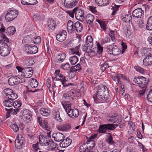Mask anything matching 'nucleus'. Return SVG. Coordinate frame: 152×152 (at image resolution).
Instances as JSON below:
<instances>
[{
  "label": "nucleus",
  "mask_w": 152,
  "mask_h": 152,
  "mask_svg": "<svg viewBox=\"0 0 152 152\" xmlns=\"http://www.w3.org/2000/svg\"><path fill=\"white\" fill-rule=\"evenodd\" d=\"M48 122L46 120H43L40 124V125L42 127L44 128L46 127L47 125Z\"/></svg>",
  "instance_id": "nucleus-60"
},
{
  "label": "nucleus",
  "mask_w": 152,
  "mask_h": 152,
  "mask_svg": "<svg viewBox=\"0 0 152 152\" xmlns=\"http://www.w3.org/2000/svg\"><path fill=\"white\" fill-rule=\"evenodd\" d=\"M18 13V11L16 10L8 11L5 15L6 20L8 22L12 21L17 17Z\"/></svg>",
  "instance_id": "nucleus-5"
},
{
  "label": "nucleus",
  "mask_w": 152,
  "mask_h": 152,
  "mask_svg": "<svg viewBox=\"0 0 152 152\" xmlns=\"http://www.w3.org/2000/svg\"><path fill=\"white\" fill-rule=\"evenodd\" d=\"M101 69L102 71L104 70L107 69L109 67L108 65V63L107 62H105L103 64L101 65Z\"/></svg>",
  "instance_id": "nucleus-56"
},
{
  "label": "nucleus",
  "mask_w": 152,
  "mask_h": 152,
  "mask_svg": "<svg viewBox=\"0 0 152 152\" xmlns=\"http://www.w3.org/2000/svg\"><path fill=\"white\" fill-rule=\"evenodd\" d=\"M18 97L17 94L14 92H12V93H11L9 97H7V98L11 99L12 101L13 100L16 99Z\"/></svg>",
  "instance_id": "nucleus-53"
},
{
  "label": "nucleus",
  "mask_w": 152,
  "mask_h": 152,
  "mask_svg": "<svg viewBox=\"0 0 152 152\" xmlns=\"http://www.w3.org/2000/svg\"><path fill=\"white\" fill-rule=\"evenodd\" d=\"M71 97L75 96L76 93V91L75 90H72L68 92Z\"/></svg>",
  "instance_id": "nucleus-62"
},
{
  "label": "nucleus",
  "mask_w": 152,
  "mask_h": 152,
  "mask_svg": "<svg viewBox=\"0 0 152 152\" xmlns=\"http://www.w3.org/2000/svg\"><path fill=\"white\" fill-rule=\"evenodd\" d=\"M117 124H109L99 125L98 132L99 133L104 134L106 132L107 130L113 131L118 126Z\"/></svg>",
  "instance_id": "nucleus-3"
},
{
  "label": "nucleus",
  "mask_w": 152,
  "mask_h": 152,
  "mask_svg": "<svg viewBox=\"0 0 152 152\" xmlns=\"http://www.w3.org/2000/svg\"><path fill=\"white\" fill-rule=\"evenodd\" d=\"M20 107H18L17 108H15V109H10L12 114L13 115H15L19 113L20 109H19Z\"/></svg>",
  "instance_id": "nucleus-57"
},
{
  "label": "nucleus",
  "mask_w": 152,
  "mask_h": 152,
  "mask_svg": "<svg viewBox=\"0 0 152 152\" xmlns=\"http://www.w3.org/2000/svg\"><path fill=\"white\" fill-rule=\"evenodd\" d=\"M32 41L31 38L28 35L26 36L22 40L23 42L26 43L31 42Z\"/></svg>",
  "instance_id": "nucleus-51"
},
{
  "label": "nucleus",
  "mask_w": 152,
  "mask_h": 152,
  "mask_svg": "<svg viewBox=\"0 0 152 152\" xmlns=\"http://www.w3.org/2000/svg\"><path fill=\"white\" fill-rule=\"evenodd\" d=\"M24 50L26 51V52L32 54L37 53L38 50V48L35 45L31 46L26 44L24 45Z\"/></svg>",
  "instance_id": "nucleus-9"
},
{
  "label": "nucleus",
  "mask_w": 152,
  "mask_h": 152,
  "mask_svg": "<svg viewBox=\"0 0 152 152\" xmlns=\"http://www.w3.org/2000/svg\"><path fill=\"white\" fill-rule=\"evenodd\" d=\"M48 145V148L49 150H54L56 147V144L54 143L53 141H50L49 142V145Z\"/></svg>",
  "instance_id": "nucleus-48"
},
{
  "label": "nucleus",
  "mask_w": 152,
  "mask_h": 152,
  "mask_svg": "<svg viewBox=\"0 0 152 152\" xmlns=\"http://www.w3.org/2000/svg\"><path fill=\"white\" fill-rule=\"evenodd\" d=\"M142 79V77H136L134 79L133 81L135 83L138 84L140 87Z\"/></svg>",
  "instance_id": "nucleus-49"
},
{
  "label": "nucleus",
  "mask_w": 152,
  "mask_h": 152,
  "mask_svg": "<svg viewBox=\"0 0 152 152\" xmlns=\"http://www.w3.org/2000/svg\"><path fill=\"white\" fill-rule=\"evenodd\" d=\"M25 82V79L20 76L11 77L9 78L8 80L9 84L11 86L17 85L18 83H21Z\"/></svg>",
  "instance_id": "nucleus-4"
},
{
  "label": "nucleus",
  "mask_w": 152,
  "mask_h": 152,
  "mask_svg": "<svg viewBox=\"0 0 152 152\" xmlns=\"http://www.w3.org/2000/svg\"><path fill=\"white\" fill-rule=\"evenodd\" d=\"M3 105L7 107H10L13 106L15 108L20 107L21 105V103L18 101H12L11 99H9L7 100H5L3 102Z\"/></svg>",
  "instance_id": "nucleus-7"
},
{
  "label": "nucleus",
  "mask_w": 152,
  "mask_h": 152,
  "mask_svg": "<svg viewBox=\"0 0 152 152\" xmlns=\"http://www.w3.org/2000/svg\"><path fill=\"white\" fill-rule=\"evenodd\" d=\"M66 55L64 53H60L56 57L57 61L58 62H62L65 58Z\"/></svg>",
  "instance_id": "nucleus-33"
},
{
  "label": "nucleus",
  "mask_w": 152,
  "mask_h": 152,
  "mask_svg": "<svg viewBox=\"0 0 152 152\" xmlns=\"http://www.w3.org/2000/svg\"><path fill=\"white\" fill-rule=\"evenodd\" d=\"M146 28L147 29L151 31L152 30V17H150L148 20L146 26Z\"/></svg>",
  "instance_id": "nucleus-35"
},
{
  "label": "nucleus",
  "mask_w": 152,
  "mask_h": 152,
  "mask_svg": "<svg viewBox=\"0 0 152 152\" xmlns=\"http://www.w3.org/2000/svg\"><path fill=\"white\" fill-rule=\"evenodd\" d=\"M86 45H88L89 48H92L93 45V39L91 36L87 37L85 41Z\"/></svg>",
  "instance_id": "nucleus-25"
},
{
  "label": "nucleus",
  "mask_w": 152,
  "mask_h": 152,
  "mask_svg": "<svg viewBox=\"0 0 152 152\" xmlns=\"http://www.w3.org/2000/svg\"><path fill=\"white\" fill-rule=\"evenodd\" d=\"M25 143L24 138L21 134H18L17 138L15 141V145L16 148L18 149H21Z\"/></svg>",
  "instance_id": "nucleus-8"
},
{
  "label": "nucleus",
  "mask_w": 152,
  "mask_h": 152,
  "mask_svg": "<svg viewBox=\"0 0 152 152\" xmlns=\"http://www.w3.org/2000/svg\"><path fill=\"white\" fill-rule=\"evenodd\" d=\"M79 151L78 152H86L88 151L87 148V145L86 143H84L80 146L79 148Z\"/></svg>",
  "instance_id": "nucleus-43"
},
{
  "label": "nucleus",
  "mask_w": 152,
  "mask_h": 152,
  "mask_svg": "<svg viewBox=\"0 0 152 152\" xmlns=\"http://www.w3.org/2000/svg\"><path fill=\"white\" fill-rule=\"evenodd\" d=\"M70 128L71 126L70 125L68 124L59 125L57 127V128L58 130L62 131H67L70 129Z\"/></svg>",
  "instance_id": "nucleus-22"
},
{
  "label": "nucleus",
  "mask_w": 152,
  "mask_h": 152,
  "mask_svg": "<svg viewBox=\"0 0 152 152\" xmlns=\"http://www.w3.org/2000/svg\"><path fill=\"white\" fill-rule=\"evenodd\" d=\"M15 31V28L12 26L8 27L7 29V32L10 35H13Z\"/></svg>",
  "instance_id": "nucleus-38"
},
{
  "label": "nucleus",
  "mask_w": 152,
  "mask_h": 152,
  "mask_svg": "<svg viewBox=\"0 0 152 152\" xmlns=\"http://www.w3.org/2000/svg\"><path fill=\"white\" fill-rule=\"evenodd\" d=\"M71 102L64 101L62 103V104L66 113L68 111H69L71 109V104L70 103Z\"/></svg>",
  "instance_id": "nucleus-24"
},
{
  "label": "nucleus",
  "mask_w": 152,
  "mask_h": 152,
  "mask_svg": "<svg viewBox=\"0 0 152 152\" xmlns=\"http://www.w3.org/2000/svg\"><path fill=\"white\" fill-rule=\"evenodd\" d=\"M121 45L122 46V53H124V51L126 49L127 46L126 43L123 42H122Z\"/></svg>",
  "instance_id": "nucleus-64"
},
{
  "label": "nucleus",
  "mask_w": 152,
  "mask_h": 152,
  "mask_svg": "<svg viewBox=\"0 0 152 152\" xmlns=\"http://www.w3.org/2000/svg\"><path fill=\"white\" fill-rule=\"evenodd\" d=\"M37 1L36 0H21V4L24 5H33Z\"/></svg>",
  "instance_id": "nucleus-28"
},
{
  "label": "nucleus",
  "mask_w": 152,
  "mask_h": 152,
  "mask_svg": "<svg viewBox=\"0 0 152 152\" xmlns=\"http://www.w3.org/2000/svg\"><path fill=\"white\" fill-rule=\"evenodd\" d=\"M48 26L49 29L53 30L55 27L56 21L52 18H50L47 22Z\"/></svg>",
  "instance_id": "nucleus-23"
},
{
  "label": "nucleus",
  "mask_w": 152,
  "mask_h": 152,
  "mask_svg": "<svg viewBox=\"0 0 152 152\" xmlns=\"http://www.w3.org/2000/svg\"><path fill=\"white\" fill-rule=\"evenodd\" d=\"M140 87L142 88H145L148 83V81L146 80V78L143 77H142V81Z\"/></svg>",
  "instance_id": "nucleus-40"
},
{
  "label": "nucleus",
  "mask_w": 152,
  "mask_h": 152,
  "mask_svg": "<svg viewBox=\"0 0 152 152\" xmlns=\"http://www.w3.org/2000/svg\"><path fill=\"white\" fill-rule=\"evenodd\" d=\"M145 24L142 20H140L138 22V25L137 26V29L140 31H142L145 27Z\"/></svg>",
  "instance_id": "nucleus-27"
},
{
  "label": "nucleus",
  "mask_w": 152,
  "mask_h": 152,
  "mask_svg": "<svg viewBox=\"0 0 152 152\" xmlns=\"http://www.w3.org/2000/svg\"><path fill=\"white\" fill-rule=\"evenodd\" d=\"M32 147L33 151L35 152H37L38 150L40 149L39 147V143L38 142L35 144H32Z\"/></svg>",
  "instance_id": "nucleus-52"
},
{
  "label": "nucleus",
  "mask_w": 152,
  "mask_h": 152,
  "mask_svg": "<svg viewBox=\"0 0 152 152\" xmlns=\"http://www.w3.org/2000/svg\"><path fill=\"white\" fill-rule=\"evenodd\" d=\"M34 63V59L32 58H28L25 61V64L26 66H31Z\"/></svg>",
  "instance_id": "nucleus-42"
},
{
  "label": "nucleus",
  "mask_w": 152,
  "mask_h": 152,
  "mask_svg": "<svg viewBox=\"0 0 152 152\" xmlns=\"http://www.w3.org/2000/svg\"><path fill=\"white\" fill-rule=\"evenodd\" d=\"M107 120L108 121L113 123H119L122 121L121 117L116 114H114L108 117Z\"/></svg>",
  "instance_id": "nucleus-13"
},
{
  "label": "nucleus",
  "mask_w": 152,
  "mask_h": 152,
  "mask_svg": "<svg viewBox=\"0 0 152 152\" xmlns=\"http://www.w3.org/2000/svg\"><path fill=\"white\" fill-rule=\"evenodd\" d=\"M147 98L148 101L152 102V86L151 87L150 91L148 92Z\"/></svg>",
  "instance_id": "nucleus-54"
},
{
  "label": "nucleus",
  "mask_w": 152,
  "mask_h": 152,
  "mask_svg": "<svg viewBox=\"0 0 152 152\" xmlns=\"http://www.w3.org/2000/svg\"><path fill=\"white\" fill-rule=\"evenodd\" d=\"M68 114L69 116L70 117H72L76 118L78 116L79 114V112L77 109H70L69 111H67L66 113Z\"/></svg>",
  "instance_id": "nucleus-20"
},
{
  "label": "nucleus",
  "mask_w": 152,
  "mask_h": 152,
  "mask_svg": "<svg viewBox=\"0 0 152 152\" xmlns=\"http://www.w3.org/2000/svg\"><path fill=\"white\" fill-rule=\"evenodd\" d=\"M53 117L58 122H61L62 121V120L60 117L59 112H55L54 113Z\"/></svg>",
  "instance_id": "nucleus-45"
},
{
  "label": "nucleus",
  "mask_w": 152,
  "mask_h": 152,
  "mask_svg": "<svg viewBox=\"0 0 152 152\" xmlns=\"http://www.w3.org/2000/svg\"><path fill=\"white\" fill-rule=\"evenodd\" d=\"M66 77H64L62 80H61L60 81L62 83V84L63 85V86L64 87H66L70 86H73V84L72 83H66L67 80L66 79Z\"/></svg>",
  "instance_id": "nucleus-46"
},
{
  "label": "nucleus",
  "mask_w": 152,
  "mask_h": 152,
  "mask_svg": "<svg viewBox=\"0 0 152 152\" xmlns=\"http://www.w3.org/2000/svg\"><path fill=\"white\" fill-rule=\"evenodd\" d=\"M22 124L19 123L18 125H17L16 123L13 124L11 125V127L13 129L14 132H17L19 131V128L20 127V126H21Z\"/></svg>",
  "instance_id": "nucleus-37"
},
{
  "label": "nucleus",
  "mask_w": 152,
  "mask_h": 152,
  "mask_svg": "<svg viewBox=\"0 0 152 152\" xmlns=\"http://www.w3.org/2000/svg\"><path fill=\"white\" fill-rule=\"evenodd\" d=\"M39 113L42 115L47 116L49 115L50 113V110L48 109L44 108H42L39 111Z\"/></svg>",
  "instance_id": "nucleus-26"
},
{
  "label": "nucleus",
  "mask_w": 152,
  "mask_h": 152,
  "mask_svg": "<svg viewBox=\"0 0 152 152\" xmlns=\"http://www.w3.org/2000/svg\"><path fill=\"white\" fill-rule=\"evenodd\" d=\"M143 62L145 65L149 66L152 64V54H150L146 56L143 59Z\"/></svg>",
  "instance_id": "nucleus-21"
},
{
  "label": "nucleus",
  "mask_w": 152,
  "mask_h": 152,
  "mask_svg": "<svg viewBox=\"0 0 152 152\" xmlns=\"http://www.w3.org/2000/svg\"><path fill=\"white\" fill-rule=\"evenodd\" d=\"M144 14V11L141 8H139L134 10L132 12L134 17L141 18Z\"/></svg>",
  "instance_id": "nucleus-17"
},
{
  "label": "nucleus",
  "mask_w": 152,
  "mask_h": 152,
  "mask_svg": "<svg viewBox=\"0 0 152 152\" xmlns=\"http://www.w3.org/2000/svg\"><path fill=\"white\" fill-rule=\"evenodd\" d=\"M67 32L65 30H62L59 34H56V38L57 40L62 42L66 39L67 36Z\"/></svg>",
  "instance_id": "nucleus-14"
},
{
  "label": "nucleus",
  "mask_w": 152,
  "mask_h": 152,
  "mask_svg": "<svg viewBox=\"0 0 152 152\" xmlns=\"http://www.w3.org/2000/svg\"><path fill=\"white\" fill-rule=\"evenodd\" d=\"M21 113L23 118L24 120L28 122L30 121L32 116L31 113L30 111L26 109H23L21 111Z\"/></svg>",
  "instance_id": "nucleus-10"
},
{
  "label": "nucleus",
  "mask_w": 152,
  "mask_h": 152,
  "mask_svg": "<svg viewBox=\"0 0 152 152\" xmlns=\"http://www.w3.org/2000/svg\"><path fill=\"white\" fill-rule=\"evenodd\" d=\"M63 98L67 100V101H72L74 99L73 97L70 96L68 93L64 94L63 95Z\"/></svg>",
  "instance_id": "nucleus-47"
},
{
  "label": "nucleus",
  "mask_w": 152,
  "mask_h": 152,
  "mask_svg": "<svg viewBox=\"0 0 152 152\" xmlns=\"http://www.w3.org/2000/svg\"><path fill=\"white\" fill-rule=\"evenodd\" d=\"M96 3L99 6H105L109 4L108 0H95Z\"/></svg>",
  "instance_id": "nucleus-30"
},
{
  "label": "nucleus",
  "mask_w": 152,
  "mask_h": 152,
  "mask_svg": "<svg viewBox=\"0 0 152 152\" xmlns=\"http://www.w3.org/2000/svg\"><path fill=\"white\" fill-rule=\"evenodd\" d=\"M61 68L64 70H68L70 68L69 64V63H66L61 66Z\"/></svg>",
  "instance_id": "nucleus-61"
},
{
  "label": "nucleus",
  "mask_w": 152,
  "mask_h": 152,
  "mask_svg": "<svg viewBox=\"0 0 152 152\" xmlns=\"http://www.w3.org/2000/svg\"><path fill=\"white\" fill-rule=\"evenodd\" d=\"M87 23L91 25L92 24V22L94 19V17L93 15L91 14H88L87 15L86 18Z\"/></svg>",
  "instance_id": "nucleus-31"
},
{
  "label": "nucleus",
  "mask_w": 152,
  "mask_h": 152,
  "mask_svg": "<svg viewBox=\"0 0 152 152\" xmlns=\"http://www.w3.org/2000/svg\"><path fill=\"white\" fill-rule=\"evenodd\" d=\"M83 30V25L79 21L74 23L73 30L74 32L75 30L77 32H80Z\"/></svg>",
  "instance_id": "nucleus-18"
},
{
  "label": "nucleus",
  "mask_w": 152,
  "mask_h": 152,
  "mask_svg": "<svg viewBox=\"0 0 152 152\" xmlns=\"http://www.w3.org/2000/svg\"><path fill=\"white\" fill-rule=\"evenodd\" d=\"M134 69L137 71L141 73H143L144 72V70L138 66H135Z\"/></svg>",
  "instance_id": "nucleus-55"
},
{
  "label": "nucleus",
  "mask_w": 152,
  "mask_h": 152,
  "mask_svg": "<svg viewBox=\"0 0 152 152\" xmlns=\"http://www.w3.org/2000/svg\"><path fill=\"white\" fill-rule=\"evenodd\" d=\"M78 0H64V4L65 7L67 8H71L78 3Z\"/></svg>",
  "instance_id": "nucleus-11"
},
{
  "label": "nucleus",
  "mask_w": 152,
  "mask_h": 152,
  "mask_svg": "<svg viewBox=\"0 0 152 152\" xmlns=\"http://www.w3.org/2000/svg\"><path fill=\"white\" fill-rule=\"evenodd\" d=\"M30 86L32 88H34L37 87L38 84V82L37 80L34 78H31L30 79Z\"/></svg>",
  "instance_id": "nucleus-34"
},
{
  "label": "nucleus",
  "mask_w": 152,
  "mask_h": 152,
  "mask_svg": "<svg viewBox=\"0 0 152 152\" xmlns=\"http://www.w3.org/2000/svg\"><path fill=\"white\" fill-rule=\"evenodd\" d=\"M132 17L131 15L127 14L125 16V17L122 19L123 21L126 23H130L132 20Z\"/></svg>",
  "instance_id": "nucleus-41"
},
{
  "label": "nucleus",
  "mask_w": 152,
  "mask_h": 152,
  "mask_svg": "<svg viewBox=\"0 0 152 152\" xmlns=\"http://www.w3.org/2000/svg\"><path fill=\"white\" fill-rule=\"evenodd\" d=\"M50 141L48 140H45V138L41 139L39 138V143L42 146H46L49 145Z\"/></svg>",
  "instance_id": "nucleus-39"
},
{
  "label": "nucleus",
  "mask_w": 152,
  "mask_h": 152,
  "mask_svg": "<svg viewBox=\"0 0 152 152\" xmlns=\"http://www.w3.org/2000/svg\"><path fill=\"white\" fill-rule=\"evenodd\" d=\"M60 71L58 70H56L55 72V74L56 76V80H62L65 76L59 73Z\"/></svg>",
  "instance_id": "nucleus-36"
},
{
  "label": "nucleus",
  "mask_w": 152,
  "mask_h": 152,
  "mask_svg": "<svg viewBox=\"0 0 152 152\" xmlns=\"http://www.w3.org/2000/svg\"><path fill=\"white\" fill-rule=\"evenodd\" d=\"M110 135L106 140V142L108 143L110 145L114 144V142L113 140V138L112 135L110 133Z\"/></svg>",
  "instance_id": "nucleus-50"
},
{
  "label": "nucleus",
  "mask_w": 152,
  "mask_h": 152,
  "mask_svg": "<svg viewBox=\"0 0 152 152\" xmlns=\"http://www.w3.org/2000/svg\"><path fill=\"white\" fill-rule=\"evenodd\" d=\"M1 36L2 38L0 43L2 42L3 44L2 46L0 48V54L3 56H5L8 55L10 53V48L9 47L10 46L7 43L9 42V39L4 34H2Z\"/></svg>",
  "instance_id": "nucleus-1"
},
{
  "label": "nucleus",
  "mask_w": 152,
  "mask_h": 152,
  "mask_svg": "<svg viewBox=\"0 0 152 152\" xmlns=\"http://www.w3.org/2000/svg\"><path fill=\"white\" fill-rule=\"evenodd\" d=\"M54 140L58 142H61L64 138V136L60 132L55 133L52 135Z\"/></svg>",
  "instance_id": "nucleus-16"
},
{
  "label": "nucleus",
  "mask_w": 152,
  "mask_h": 152,
  "mask_svg": "<svg viewBox=\"0 0 152 152\" xmlns=\"http://www.w3.org/2000/svg\"><path fill=\"white\" fill-rule=\"evenodd\" d=\"M73 22L71 20H69L68 21L67 24V28L68 32L69 33H72L73 31V28L74 27Z\"/></svg>",
  "instance_id": "nucleus-29"
},
{
  "label": "nucleus",
  "mask_w": 152,
  "mask_h": 152,
  "mask_svg": "<svg viewBox=\"0 0 152 152\" xmlns=\"http://www.w3.org/2000/svg\"><path fill=\"white\" fill-rule=\"evenodd\" d=\"M88 9L92 13L94 14L96 13L97 11L96 9V7L93 6H88Z\"/></svg>",
  "instance_id": "nucleus-58"
},
{
  "label": "nucleus",
  "mask_w": 152,
  "mask_h": 152,
  "mask_svg": "<svg viewBox=\"0 0 152 152\" xmlns=\"http://www.w3.org/2000/svg\"><path fill=\"white\" fill-rule=\"evenodd\" d=\"M41 39L40 37L39 36L37 37L34 40H33V41L32 42H34V43L35 44H37L40 42L41 41Z\"/></svg>",
  "instance_id": "nucleus-63"
},
{
  "label": "nucleus",
  "mask_w": 152,
  "mask_h": 152,
  "mask_svg": "<svg viewBox=\"0 0 152 152\" xmlns=\"http://www.w3.org/2000/svg\"><path fill=\"white\" fill-rule=\"evenodd\" d=\"M84 12L83 11L77 7L75 10V16L76 19L82 22L84 20Z\"/></svg>",
  "instance_id": "nucleus-12"
},
{
  "label": "nucleus",
  "mask_w": 152,
  "mask_h": 152,
  "mask_svg": "<svg viewBox=\"0 0 152 152\" xmlns=\"http://www.w3.org/2000/svg\"><path fill=\"white\" fill-rule=\"evenodd\" d=\"M109 97V94L108 91H105L104 87L102 86L101 89H98L96 93L94 95L93 98L96 103H98L99 102L98 100L99 98L104 100L106 101L108 99Z\"/></svg>",
  "instance_id": "nucleus-2"
},
{
  "label": "nucleus",
  "mask_w": 152,
  "mask_h": 152,
  "mask_svg": "<svg viewBox=\"0 0 152 152\" xmlns=\"http://www.w3.org/2000/svg\"><path fill=\"white\" fill-rule=\"evenodd\" d=\"M107 51L109 53L113 55L116 56L120 54L121 52L120 48L117 45H111L107 47Z\"/></svg>",
  "instance_id": "nucleus-6"
},
{
  "label": "nucleus",
  "mask_w": 152,
  "mask_h": 152,
  "mask_svg": "<svg viewBox=\"0 0 152 152\" xmlns=\"http://www.w3.org/2000/svg\"><path fill=\"white\" fill-rule=\"evenodd\" d=\"M33 70L32 68L28 67L25 68L23 70V75L26 78L31 77L33 74Z\"/></svg>",
  "instance_id": "nucleus-15"
},
{
  "label": "nucleus",
  "mask_w": 152,
  "mask_h": 152,
  "mask_svg": "<svg viewBox=\"0 0 152 152\" xmlns=\"http://www.w3.org/2000/svg\"><path fill=\"white\" fill-rule=\"evenodd\" d=\"M70 62L72 65L75 64L78 61V58L76 56H73L69 58Z\"/></svg>",
  "instance_id": "nucleus-44"
},
{
  "label": "nucleus",
  "mask_w": 152,
  "mask_h": 152,
  "mask_svg": "<svg viewBox=\"0 0 152 152\" xmlns=\"http://www.w3.org/2000/svg\"><path fill=\"white\" fill-rule=\"evenodd\" d=\"M77 7L74 8L72 11L68 12V13L69 15L72 18L74 17V14L75 13V10H76Z\"/></svg>",
  "instance_id": "nucleus-59"
},
{
  "label": "nucleus",
  "mask_w": 152,
  "mask_h": 152,
  "mask_svg": "<svg viewBox=\"0 0 152 152\" xmlns=\"http://www.w3.org/2000/svg\"><path fill=\"white\" fill-rule=\"evenodd\" d=\"M12 90L10 88H7L4 89L3 92V96L7 98V97H9L11 93H12Z\"/></svg>",
  "instance_id": "nucleus-32"
},
{
  "label": "nucleus",
  "mask_w": 152,
  "mask_h": 152,
  "mask_svg": "<svg viewBox=\"0 0 152 152\" xmlns=\"http://www.w3.org/2000/svg\"><path fill=\"white\" fill-rule=\"evenodd\" d=\"M72 142V140L68 138L65 140H63L60 143L59 145L61 147L66 148L70 145Z\"/></svg>",
  "instance_id": "nucleus-19"
}]
</instances>
